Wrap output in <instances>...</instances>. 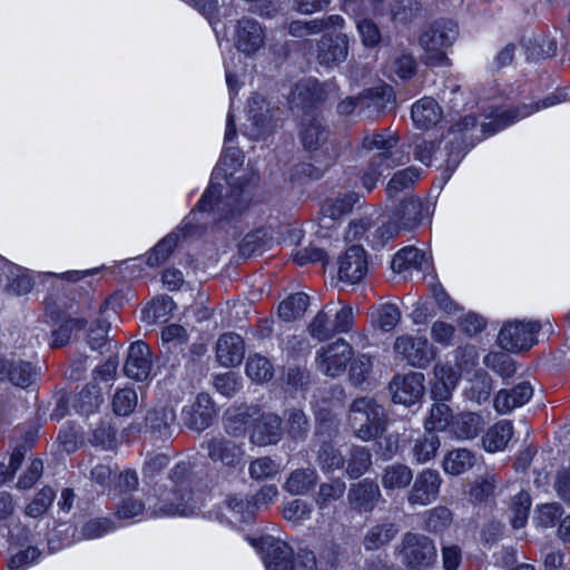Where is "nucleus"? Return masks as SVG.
<instances>
[{
  "label": "nucleus",
  "instance_id": "14",
  "mask_svg": "<svg viewBox=\"0 0 570 570\" xmlns=\"http://www.w3.org/2000/svg\"><path fill=\"white\" fill-rule=\"evenodd\" d=\"M424 382V374L420 372L395 375L390 383L393 401L405 406L417 403L425 392Z\"/></svg>",
  "mask_w": 570,
  "mask_h": 570
},
{
  "label": "nucleus",
  "instance_id": "32",
  "mask_svg": "<svg viewBox=\"0 0 570 570\" xmlns=\"http://www.w3.org/2000/svg\"><path fill=\"white\" fill-rule=\"evenodd\" d=\"M484 425L485 420L480 414L465 412L452 419L450 432L458 439L468 440L475 438Z\"/></svg>",
  "mask_w": 570,
  "mask_h": 570
},
{
  "label": "nucleus",
  "instance_id": "4",
  "mask_svg": "<svg viewBox=\"0 0 570 570\" xmlns=\"http://www.w3.org/2000/svg\"><path fill=\"white\" fill-rule=\"evenodd\" d=\"M458 37V27L453 21H436L420 37V46L424 50V60L430 66L448 63L446 49Z\"/></svg>",
  "mask_w": 570,
  "mask_h": 570
},
{
  "label": "nucleus",
  "instance_id": "38",
  "mask_svg": "<svg viewBox=\"0 0 570 570\" xmlns=\"http://www.w3.org/2000/svg\"><path fill=\"white\" fill-rule=\"evenodd\" d=\"M513 490L517 492L510 505L511 523L514 529H521L527 524L531 499L529 493L520 484H513Z\"/></svg>",
  "mask_w": 570,
  "mask_h": 570
},
{
  "label": "nucleus",
  "instance_id": "26",
  "mask_svg": "<svg viewBox=\"0 0 570 570\" xmlns=\"http://www.w3.org/2000/svg\"><path fill=\"white\" fill-rule=\"evenodd\" d=\"M245 345L243 338L237 334H224L216 344V356L225 367H233L244 358Z\"/></svg>",
  "mask_w": 570,
  "mask_h": 570
},
{
  "label": "nucleus",
  "instance_id": "44",
  "mask_svg": "<svg viewBox=\"0 0 570 570\" xmlns=\"http://www.w3.org/2000/svg\"><path fill=\"white\" fill-rule=\"evenodd\" d=\"M396 534L392 523H383L371 527L364 535L363 544L366 550L374 551L386 546Z\"/></svg>",
  "mask_w": 570,
  "mask_h": 570
},
{
  "label": "nucleus",
  "instance_id": "51",
  "mask_svg": "<svg viewBox=\"0 0 570 570\" xmlns=\"http://www.w3.org/2000/svg\"><path fill=\"white\" fill-rule=\"evenodd\" d=\"M470 384L471 385L466 391V396L469 400L479 404L489 400L493 385L492 379L487 372H476Z\"/></svg>",
  "mask_w": 570,
  "mask_h": 570
},
{
  "label": "nucleus",
  "instance_id": "23",
  "mask_svg": "<svg viewBox=\"0 0 570 570\" xmlns=\"http://www.w3.org/2000/svg\"><path fill=\"white\" fill-rule=\"evenodd\" d=\"M277 110L271 109L266 99L263 96L255 95L248 101V120L252 128L249 135L258 138L269 129L273 125V119Z\"/></svg>",
  "mask_w": 570,
  "mask_h": 570
},
{
  "label": "nucleus",
  "instance_id": "20",
  "mask_svg": "<svg viewBox=\"0 0 570 570\" xmlns=\"http://www.w3.org/2000/svg\"><path fill=\"white\" fill-rule=\"evenodd\" d=\"M204 448L213 461L220 462L225 466H236L242 462L244 455L240 443L223 435L213 438Z\"/></svg>",
  "mask_w": 570,
  "mask_h": 570
},
{
  "label": "nucleus",
  "instance_id": "27",
  "mask_svg": "<svg viewBox=\"0 0 570 570\" xmlns=\"http://www.w3.org/2000/svg\"><path fill=\"white\" fill-rule=\"evenodd\" d=\"M532 394L533 389L529 383H520L513 389L500 391L494 399V407L501 414L509 413L529 402Z\"/></svg>",
  "mask_w": 570,
  "mask_h": 570
},
{
  "label": "nucleus",
  "instance_id": "41",
  "mask_svg": "<svg viewBox=\"0 0 570 570\" xmlns=\"http://www.w3.org/2000/svg\"><path fill=\"white\" fill-rule=\"evenodd\" d=\"M440 445L441 442L438 435L431 432L420 435L414 440L411 451L412 459L417 464H424L436 455Z\"/></svg>",
  "mask_w": 570,
  "mask_h": 570
},
{
  "label": "nucleus",
  "instance_id": "42",
  "mask_svg": "<svg viewBox=\"0 0 570 570\" xmlns=\"http://www.w3.org/2000/svg\"><path fill=\"white\" fill-rule=\"evenodd\" d=\"M413 479L412 470L405 464H391L385 468L382 484L386 490H400L410 484Z\"/></svg>",
  "mask_w": 570,
  "mask_h": 570
},
{
  "label": "nucleus",
  "instance_id": "28",
  "mask_svg": "<svg viewBox=\"0 0 570 570\" xmlns=\"http://www.w3.org/2000/svg\"><path fill=\"white\" fill-rule=\"evenodd\" d=\"M431 266V257L413 246L399 250L392 261V269L395 273H403L409 269L428 271Z\"/></svg>",
  "mask_w": 570,
  "mask_h": 570
},
{
  "label": "nucleus",
  "instance_id": "46",
  "mask_svg": "<svg viewBox=\"0 0 570 570\" xmlns=\"http://www.w3.org/2000/svg\"><path fill=\"white\" fill-rule=\"evenodd\" d=\"M380 497L377 484L372 481H363L351 489L348 499L358 507L370 509Z\"/></svg>",
  "mask_w": 570,
  "mask_h": 570
},
{
  "label": "nucleus",
  "instance_id": "47",
  "mask_svg": "<svg viewBox=\"0 0 570 570\" xmlns=\"http://www.w3.org/2000/svg\"><path fill=\"white\" fill-rule=\"evenodd\" d=\"M247 376L257 383L266 382L273 377L274 367L263 355H250L246 362Z\"/></svg>",
  "mask_w": 570,
  "mask_h": 570
},
{
  "label": "nucleus",
  "instance_id": "8",
  "mask_svg": "<svg viewBox=\"0 0 570 570\" xmlns=\"http://www.w3.org/2000/svg\"><path fill=\"white\" fill-rule=\"evenodd\" d=\"M422 210V203L417 199L404 200L396 213L393 220H389L377 229L379 236L372 239L374 245H384L386 242L393 239L401 230L414 228L419 220Z\"/></svg>",
  "mask_w": 570,
  "mask_h": 570
},
{
  "label": "nucleus",
  "instance_id": "52",
  "mask_svg": "<svg viewBox=\"0 0 570 570\" xmlns=\"http://www.w3.org/2000/svg\"><path fill=\"white\" fill-rule=\"evenodd\" d=\"M371 465V454L363 446H354L350 449V458L347 460L346 472L351 478H358Z\"/></svg>",
  "mask_w": 570,
  "mask_h": 570
},
{
  "label": "nucleus",
  "instance_id": "7",
  "mask_svg": "<svg viewBox=\"0 0 570 570\" xmlns=\"http://www.w3.org/2000/svg\"><path fill=\"white\" fill-rule=\"evenodd\" d=\"M541 326L535 321H509L502 325L498 343L509 352L529 350L538 342L537 334Z\"/></svg>",
  "mask_w": 570,
  "mask_h": 570
},
{
  "label": "nucleus",
  "instance_id": "37",
  "mask_svg": "<svg viewBox=\"0 0 570 570\" xmlns=\"http://www.w3.org/2000/svg\"><path fill=\"white\" fill-rule=\"evenodd\" d=\"M512 434V424L508 421H501L487 431L483 436V448L492 453L502 451L508 445Z\"/></svg>",
  "mask_w": 570,
  "mask_h": 570
},
{
  "label": "nucleus",
  "instance_id": "1",
  "mask_svg": "<svg viewBox=\"0 0 570 570\" xmlns=\"http://www.w3.org/2000/svg\"><path fill=\"white\" fill-rule=\"evenodd\" d=\"M392 134H367L362 140L361 153L368 154V166L361 175L362 186L371 191L389 169L403 164L404 156L395 149Z\"/></svg>",
  "mask_w": 570,
  "mask_h": 570
},
{
  "label": "nucleus",
  "instance_id": "6",
  "mask_svg": "<svg viewBox=\"0 0 570 570\" xmlns=\"http://www.w3.org/2000/svg\"><path fill=\"white\" fill-rule=\"evenodd\" d=\"M433 541L423 534L406 533L401 543L399 558L411 570H426L436 561Z\"/></svg>",
  "mask_w": 570,
  "mask_h": 570
},
{
  "label": "nucleus",
  "instance_id": "58",
  "mask_svg": "<svg viewBox=\"0 0 570 570\" xmlns=\"http://www.w3.org/2000/svg\"><path fill=\"white\" fill-rule=\"evenodd\" d=\"M416 70V62L412 55L400 52L395 55L390 63V71L401 79L411 78Z\"/></svg>",
  "mask_w": 570,
  "mask_h": 570
},
{
  "label": "nucleus",
  "instance_id": "35",
  "mask_svg": "<svg viewBox=\"0 0 570 570\" xmlns=\"http://www.w3.org/2000/svg\"><path fill=\"white\" fill-rule=\"evenodd\" d=\"M257 414L258 409L256 407L228 409L224 419L226 432L234 436L244 435L248 422L253 423Z\"/></svg>",
  "mask_w": 570,
  "mask_h": 570
},
{
  "label": "nucleus",
  "instance_id": "55",
  "mask_svg": "<svg viewBox=\"0 0 570 570\" xmlns=\"http://www.w3.org/2000/svg\"><path fill=\"white\" fill-rule=\"evenodd\" d=\"M176 245L177 236L174 234L167 235L151 249L147 257V264L151 267L160 265L168 258Z\"/></svg>",
  "mask_w": 570,
  "mask_h": 570
},
{
  "label": "nucleus",
  "instance_id": "2",
  "mask_svg": "<svg viewBox=\"0 0 570 570\" xmlns=\"http://www.w3.org/2000/svg\"><path fill=\"white\" fill-rule=\"evenodd\" d=\"M476 364L474 347L466 346L455 352V362H439L434 365L429 380L432 399L446 402L450 401L456 389L461 372L473 367Z\"/></svg>",
  "mask_w": 570,
  "mask_h": 570
},
{
  "label": "nucleus",
  "instance_id": "21",
  "mask_svg": "<svg viewBox=\"0 0 570 570\" xmlns=\"http://www.w3.org/2000/svg\"><path fill=\"white\" fill-rule=\"evenodd\" d=\"M440 487L439 472L424 470L416 476L409 500L413 504L426 505L438 498Z\"/></svg>",
  "mask_w": 570,
  "mask_h": 570
},
{
  "label": "nucleus",
  "instance_id": "5",
  "mask_svg": "<svg viewBox=\"0 0 570 570\" xmlns=\"http://www.w3.org/2000/svg\"><path fill=\"white\" fill-rule=\"evenodd\" d=\"M350 423L358 439L368 441L384 429V409L372 399H356L351 406Z\"/></svg>",
  "mask_w": 570,
  "mask_h": 570
},
{
  "label": "nucleus",
  "instance_id": "49",
  "mask_svg": "<svg viewBox=\"0 0 570 570\" xmlns=\"http://www.w3.org/2000/svg\"><path fill=\"white\" fill-rule=\"evenodd\" d=\"M243 164V158L237 150H228L220 158L217 168L215 169V179L219 177L222 174L224 176V180L228 187H232L235 180L240 177H234L236 168Z\"/></svg>",
  "mask_w": 570,
  "mask_h": 570
},
{
  "label": "nucleus",
  "instance_id": "30",
  "mask_svg": "<svg viewBox=\"0 0 570 570\" xmlns=\"http://www.w3.org/2000/svg\"><path fill=\"white\" fill-rule=\"evenodd\" d=\"M348 38L340 33L335 38H324L320 46L317 59L321 65L332 67L347 57Z\"/></svg>",
  "mask_w": 570,
  "mask_h": 570
},
{
  "label": "nucleus",
  "instance_id": "16",
  "mask_svg": "<svg viewBox=\"0 0 570 570\" xmlns=\"http://www.w3.org/2000/svg\"><path fill=\"white\" fill-rule=\"evenodd\" d=\"M367 274V258L358 245L348 247L338 258V277L342 282L356 284Z\"/></svg>",
  "mask_w": 570,
  "mask_h": 570
},
{
  "label": "nucleus",
  "instance_id": "61",
  "mask_svg": "<svg viewBox=\"0 0 570 570\" xmlns=\"http://www.w3.org/2000/svg\"><path fill=\"white\" fill-rule=\"evenodd\" d=\"M318 462L323 471L331 472L343 466L344 455L333 445L325 444L320 451Z\"/></svg>",
  "mask_w": 570,
  "mask_h": 570
},
{
  "label": "nucleus",
  "instance_id": "53",
  "mask_svg": "<svg viewBox=\"0 0 570 570\" xmlns=\"http://www.w3.org/2000/svg\"><path fill=\"white\" fill-rule=\"evenodd\" d=\"M419 176L420 173L414 167H407L396 171L387 184V195L394 197L401 190L410 188L419 179Z\"/></svg>",
  "mask_w": 570,
  "mask_h": 570
},
{
  "label": "nucleus",
  "instance_id": "54",
  "mask_svg": "<svg viewBox=\"0 0 570 570\" xmlns=\"http://www.w3.org/2000/svg\"><path fill=\"white\" fill-rule=\"evenodd\" d=\"M137 393L135 390H118L112 397V411L117 415H129L137 406Z\"/></svg>",
  "mask_w": 570,
  "mask_h": 570
},
{
  "label": "nucleus",
  "instance_id": "50",
  "mask_svg": "<svg viewBox=\"0 0 570 570\" xmlns=\"http://www.w3.org/2000/svg\"><path fill=\"white\" fill-rule=\"evenodd\" d=\"M316 483V472L309 469L294 471L285 483V488L293 494H304Z\"/></svg>",
  "mask_w": 570,
  "mask_h": 570
},
{
  "label": "nucleus",
  "instance_id": "45",
  "mask_svg": "<svg viewBox=\"0 0 570 570\" xmlns=\"http://www.w3.org/2000/svg\"><path fill=\"white\" fill-rule=\"evenodd\" d=\"M333 312L334 304L331 303L316 314L308 326V332L313 337L324 341L335 333L333 322L331 321Z\"/></svg>",
  "mask_w": 570,
  "mask_h": 570
},
{
  "label": "nucleus",
  "instance_id": "22",
  "mask_svg": "<svg viewBox=\"0 0 570 570\" xmlns=\"http://www.w3.org/2000/svg\"><path fill=\"white\" fill-rule=\"evenodd\" d=\"M253 432L250 440L253 443L265 446L279 441L282 436L281 420L272 413H259L253 420Z\"/></svg>",
  "mask_w": 570,
  "mask_h": 570
},
{
  "label": "nucleus",
  "instance_id": "11",
  "mask_svg": "<svg viewBox=\"0 0 570 570\" xmlns=\"http://www.w3.org/2000/svg\"><path fill=\"white\" fill-rule=\"evenodd\" d=\"M232 39L239 53L253 58L264 49L266 32L258 21L244 18L235 23Z\"/></svg>",
  "mask_w": 570,
  "mask_h": 570
},
{
  "label": "nucleus",
  "instance_id": "56",
  "mask_svg": "<svg viewBox=\"0 0 570 570\" xmlns=\"http://www.w3.org/2000/svg\"><path fill=\"white\" fill-rule=\"evenodd\" d=\"M563 514L562 507L558 503H547L539 505L535 510L533 521L542 528H551Z\"/></svg>",
  "mask_w": 570,
  "mask_h": 570
},
{
  "label": "nucleus",
  "instance_id": "17",
  "mask_svg": "<svg viewBox=\"0 0 570 570\" xmlns=\"http://www.w3.org/2000/svg\"><path fill=\"white\" fill-rule=\"evenodd\" d=\"M214 416V403L206 393L198 394L194 403L185 406L181 412L185 425L197 432L206 430L212 424Z\"/></svg>",
  "mask_w": 570,
  "mask_h": 570
},
{
  "label": "nucleus",
  "instance_id": "29",
  "mask_svg": "<svg viewBox=\"0 0 570 570\" xmlns=\"http://www.w3.org/2000/svg\"><path fill=\"white\" fill-rule=\"evenodd\" d=\"M299 137L305 149L316 150L327 140L328 131L322 118L308 115L302 121Z\"/></svg>",
  "mask_w": 570,
  "mask_h": 570
},
{
  "label": "nucleus",
  "instance_id": "36",
  "mask_svg": "<svg viewBox=\"0 0 570 570\" xmlns=\"http://www.w3.org/2000/svg\"><path fill=\"white\" fill-rule=\"evenodd\" d=\"M475 462L474 454L466 449L448 452L442 461L443 471L451 475H460L469 471Z\"/></svg>",
  "mask_w": 570,
  "mask_h": 570
},
{
  "label": "nucleus",
  "instance_id": "48",
  "mask_svg": "<svg viewBox=\"0 0 570 570\" xmlns=\"http://www.w3.org/2000/svg\"><path fill=\"white\" fill-rule=\"evenodd\" d=\"M453 416L450 407L445 402L440 401L432 405L430 414L424 422L425 430L432 431H444L446 428L450 429Z\"/></svg>",
  "mask_w": 570,
  "mask_h": 570
},
{
  "label": "nucleus",
  "instance_id": "34",
  "mask_svg": "<svg viewBox=\"0 0 570 570\" xmlns=\"http://www.w3.org/2000/svg\"><path fill=\"white\" fill-rule=\"evenodd\" d=\"M411 116L417 127L429 128L440 121L442 110L434 99L423 98L413 105Z\"/></svg>",
  "mask_w": 570,
  "mask_h": 570
},
{
  "label": "nucleus",
  "instance_id": "10",
  "mask_svg": "<svg viewBox=\"0 0 570 570\" xmlns=\"http://www.w3.org/2000/svg\"><path fill=\"white\" fill-rule=\"evenodd\" d=\"M561 101H563L561 95H554L552 97H548L547 99H544L542 101V105H537V107L524 106L520 109L513 110L499 108L492 109L489 115L483 116L484 120L481 122L480 131L484 135H493L497 131L505 128L510 124L531 115L533 111H537L541 108L554 106L557 104H560Z\"/></svg>",
  "mask_w": 570,
  "mask_h": 570
},
{
  "label": "nucleus",
  "instance_id": "12",
  "mask_svg": "<svg viewBox=\"0 0 570 570\" xmlns=\"http://www.w3.org/2000/svg\"><path fill=\"white\" fill-rule=\"evenodd\" d=\"M476 119L474 116H464L458 122L451 127L450 144H456L455 147H451L448 159L445 160L446 169L454 170L460 160L463 157L465 149L474 144L475 140H480L481 137L474 135L476 131Z\"/></svg>",
  "mask_w": 570,
  "mask_h": 570
},
{
  "label": "nucleus",
  "instance_id": "43",
  "mask_svg": "<svg viewBox=\"0 0 570 570\" xmlns=\"http://www.w3.org/2000/svg\"><path fill=\"white\" fill-rule=\"evenodd\" d=\"M309 298L304 293H295L285 298L278 306V315L285 322H293L304 315Z\"/></svg>",
  "mask_w": 570,
  "mask_h": 570
},
{
  "label": "nucleus",
  "instance_id": "40",
  "mask_svg": "<svg viewBox=\"0 0 570 570\" xmlns=\"http://www.w3.org/2000/svg\"><path fill=\"white\" fill-rule=\"evenodd\" d=\"M226 518L230 523H244L249 521L256 513V503L243 497H230L226 501Z\"/></svg>",
  "mask_w": 570,
  "mask_h": 570
},
{
  "label": "nucleus",
  "instance_id": "57",
  "mask_svg": "<svg viewBox=\"0 0 570 570\" xmlns=\"http://www.w3.org/2000/svg\"><path fill=\"white\" fill-rule=\"evenodd\" d=\"M345 483L341 480H335L331 483H323L320 487L316 503L321 509L327 507L332 501L338 500L345 492Z\"/></svg>",
  "mask_w": 570,
  "mask_h": 570
},
{
  "label": "nucleus",
  "instance_id": "33",
  "mask_svg": "<svg viewBox=\"0 0 570 570\" xmlns=\"http://www.w3.org/2000/svg\"><path fill=\"white\" fill-rule=\"evenodd\" d=\"M391 97V88L389 86H379L368 89L357 96L358 114L372 116L385 107L386 101Z\"/></svg>",
  "mask_w": 570,
  "mask_h": 570
},
{
  "label": "nucleus",
  "instance_id": "24",
  "mask_svg": "<svg viewBox=\"0 0 570 570\" xmlns=\"http://www.w3.org/2000/svg\"><path fill=\"white\" fill-rule=\"evenodd\" d=\"M357 202V195L343 194L330 198L322 207L320 217V225L322 228L331 229L335 226L336 222L347 214L353 205Z\"/></svg>",
  "mask_w": 570,
  "mask_h": 570
},
{
  "label": "nucleus",
  "instance_id": "19",
  "mask_svg": "<svg viewBox=\"0 0 570 570\" xmlns=\"http://www.w3.org/2000/svg\"><path fill=\"white\" fill-rule=\"evenodd\" d=\"M223 185L220 183L212 181L210 186L204 193L198 203V208L202 212H234V207L238 210L239 199L243 190H232L223 196Z\"/></svg>",
  "mask_w": 570,
  "mask_h": 570
},
{
  "label": "nucleus",
  "instance_id": "25",
  "mask_svg": "<svg viewBox=\"0 0 570 570\" xmlns=\"http://www.w3.org/2000/svg\"><path fill=\"white\" fill-rule=\"evenodd\" d=\"M183 500L176 491L164 492L157 502L149 501V511L155 517H189L195 514V507L188 503L176 502Z\"/></svg>",
  "mask_w": 570,
  "mask_h": 570
},
{
  "label": "nucleus",
  "instance_id": "3",
  "mask_svg": "<svg viewBox=\"0 0 570 570\" xmlns=\"http://www.w3.org/2000/svg\"><path fill=\"white\" fill-rule=\"evenodd\" d=\"M252 544L263 553L267 570H314L316 568L315 556L311 551L298 553L294 564L291 560L292 549L281 538L264 535L258 541L253 540Z\"/></svg>",
  "mask_w": 570,
  "mask_h": 570
},
{
  "label": "nucleus",
  "instance_id": "60",
  "mask_svg": "<svg viewBox=\"0 0 570 570\" xmlns=\"http://www.w3.org/2000/svg\"><path fill=\"white\" fill-rule=\"evenodd\" d=\"M83 326V321L80 318H68L66 320L59 328L55 330L52 333V346H63L66 345L73 332L79 331Z\"/></svg>",
  "mask_w": 570,
  "mask_h": 570
},
{
  "label": "nucleus",
  "instance_id": "9",
  "mask_svg": "<svg viewBox=\"0 0 570 570\" xmlns=\"http://www.w3.org/2000/svg\"><path fill=\"white\" fill-rule=\"evenodd\" d=\"M394 352L413 367L425 368L436 356V348L426 337L409 334L396 337Z\"/></svg>",
  "mask_w": 570,
  "mask_h": 570
},
{
  "label": "nucleus",
  "instance_id": "59",
  "mask_svg": "<svg viewBox=\"0 0 570 570\" xmlns=\"http://www.w3.org/2000/svg\"><path fill=\"white\" fill-rule=\"evenodd\" d=\"M116 529L115 523L108 518H97L87 521L81 529V538L97 539Z\"/></svg>",
  "mask_w": 570,
  "mask_h": 570
},
{
  "label": "nucleus",
  "instance_id": "39",
  "mask_svg": "<svg viewBox=\"0 0 570 570\" xmlns=\"http://www.w3.org/2000/svg\"><path fill=\"white\" fill-rule=\"evenodd\" d=\"M400 320L401 312L395 304L384 303L372 308V325L382 331H392L399 324Z\"/></svg>",
  "mask_w": 570,
  "mask_h": 570
},
{
  "label": "nucleus",
  "instance_id": "64",
  "mask_svg": "<svg viewBox=\"0 0 570 570\" xmlns=\"http://www.w3.org/2000/svg\"><path fill=\"white\" fill-rule=\"evenodd\" d=\"M356 29L365 47H374L381 41V32L376 23L367 18L356 21Z\"/></svg>",
  "mask_w": 570,
  "mask_h": 570
},
{
  "label": "nucleus",
  "instance_id": "63",
  "mask_svg": "<svg viewBox=\"0 0 570 570\" xmlns=\"http://www.w3.org/2000/svg\"><path fill=\"white\" fill-rule=\"evenodd\" d=\"M145 504L132 495L124 497L116 505V515L119 519H131L142 514Z\"/></svg>",
  "mask_w": 570,
  "mask_h": 570
},
{
  "label": "nucleus",
  "instance_id": "31",
  "mask_svg": "<svg viewBox=\"0 0 570 570\" xmlns=\"http://www.w3.org/2000/svg\"><path fill=\"white\" fill-rule=\"evenodd\" d=\"M146 420L151 434L158 439H165L174 432L176 414L173 407L163 405L150 411Z\"/></svg>",
  "mask_w": 570,
  "mask_h": 570
},
{
  "label": "nucleus",
  "instance_id": "13",
  "mask_svg": "<svg viewBox=\"0 0 570 570\" xmlns=\"http://www.w3.org/2000/svg\"><path fill=\"white\" fill-rule=\"evenodd\" d=\"M38 368L30 360H24L16 353L0 357V380L26 389L33 384L38 377Z\"/></svg>",
  "mask_w": 570,
  "mask_h": 570
},
{
  "label": "nucleus",
  "instance_id": "62",
  "mask_svg": "<svg viewBox=\"0 0 570 570\" xmlns=\"http://www.w3.org/2000/svg\"><path fill=\"white\" fill-rule=\"evenodd\" d=\"M55 499V492L51 488H43L37 493L35 499L26 508V514L32 518H38L43 514L51 505Z\"/></svg>",
  "mask_w": 570,
  "mask_h": 570
},
{
  "label": "nucleus",
  "instance_id": "15",
  "mask_svg": "<svg viewBox=\"0 0 570 570\" xmlns=\"http://www.w3.org/2000/svg\"><path fill=\"white\" fill-rule=\"evenodd\" d=\"M352 347L345 340L323 346L316 356L318 368L328 376H337L343 373L352 358Z\"/></svg>",
  "mask_w": 570,
  "mask_h": 570
},
{
  "label": "nucleus",
  "instance_id": "18",
  "mask_svg": "<svg viewBox=\"0 0 570 570\" xmlns=\"http://www.w3.org/2000/svg\"><path fill=\"white\" fill-rule=\"evenodd\" d=\"M125 374L136 381H146L153 371L151 352L141 341L132 343L128 348L127 360L124 366Z\"/></svg>",
  "mask_w": 570,
  "mask_h": 570
}]
</instances>
